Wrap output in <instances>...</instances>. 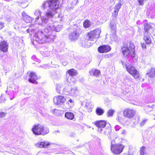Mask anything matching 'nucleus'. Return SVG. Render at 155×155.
I'll list each match as a JSON object with an SVG mask.
<instances>
[{
	"instance_id": "nucleus-10",
	"label": "nucleus",
	"mask_w": 155,
	"mask_h": 155,
	"mask_svg": "<svg viewBox=\"0 0 155 155\" xmlns=\"http://www.w3.org/2000/svg\"><path fill=\"white\" fill-rule=\"evenodd\" d=\"M68 73L69 75L71 76H70V78L68 76V78H67V81L68 82H69V83H71V82L72 81L73 83H75L76 82V80L74 79L71 77V76H75L77 74V71L73 69H71L69 70L68 71Z\"/></svg>"
},
{
	"instance_id": "nucleus-38",
	"label": "nucleus",
	"mask_w": 155,
	"mask_h": 155,
	"mask_svg": "<svg viewBox=\"0 0 155 155\" xmlns=\"http://www.w3.org/2000/svg\"><path fill=\"white\" fill-rule=\"evenodd\" d=\"M147 0H137L140 5H143L145 2Z\"/></svg>"
},
{
	"instance_id": "nucleus-51",
	"label": "nucleus",
	"mask_w": 155,
	"mask_h": 155,
	"mask_svg": "<svg viewBox=\"0 0 155 155\" xmlns=\"http://www.w3.org/2000/svg\"><path fill=\"white\" fill-rule=\"evenodd\" d=\"M58 111V110H57L56 109H54V111H53V114H54V112H56V111Z\"/></svg>"
},
{
	"instance_id": "nucleus-47",
	"label": "nucleus",
	"mask_w": 155,
	"mask_h": 155,
	"mask_svg": "<svg viewBox=\"0 0 155 155\" xmlns=\"http://www.w3.org/2000/svg\"><path fill=\"white\" fill-rule=\"evenodd\" d=\"M141 45L143 48H146V45L144 43H141Z\"/></svg>"
},
{
	"instance_id": "nucleus-9",
	"label": "nucleus",
	"mask_w": 155,
	"mask_h": 155,
	"mask_svg": "<svg viewBox=\"0 0 155 155\" xmlns=\"http://www.w3.org/2000/svg\"><path fill=\"white\" fill-rule=\"evenodd\" d=\"M95 125L98 127V132L102 133L104 129L107 125L105 121L103 120H98L95 122Z\"/></svg>"
},
{
	"instance_id": "nucleus-25",
	"label": "nucleus",
	"mask_w": 155,
	"mask_h": 155,
	"mask_svg": "<svg viewBox=\"0 0 155 155\" xmlns=\"http://www.w3.org/2000/svg\"><path fill=\"white\" fill-rule=\"evenodd\" d=\"M65 117L69 119L73 120L74 117V115L71 112H68L65 113Z\"/></svg>"
},
{
	"instance_id": "nucleus-14",
	"label": "nucleus",
	"mask_w": 155,
	"mask_h": 155,
	"mask_svg": "<svg viewBox=\"0 0 155 155\" xmlns=\"http://www.w3.org/2000/svg\"><path fill=\"white\" fill-rule=\"evenodd\" d=\"M111 47L108 45H103L100 46L98 48V50L100 53H106L110 51Z\"/></svg>"
},
{
	"instance_id": "nucleus-35",
	"label": "nucleus",
	"mask_w": 155,
	"mask_h": 155,
	"mask_svg": "<svg viewBox=\"0 0 155 155\" xmlns=\"http://www.w3.org/2000/svg\"><path fill=\"white\" fill-rule=\"evenodd\" d=\"M151 28V26L148 24L146 23L145 24L144 29L145 32L148 33L149 29H150Z\"/></svg>"
},
{
	"instance_id": "nucleus-36",
	"label": "nucleus",
	"mask_w": 155,
	"mask_h": 155,
	"mask_svg": "<svg viewBox=\"0 0 155 155\" xmlns=\"http://www.w3.org/2000/svg\"><path fill=\"white\" fill-rule=\"evenodd\" d=\"M146 150V147L142 146V147L140 149V155H144L145 153V151Z\"/></svg>"
},
{
	"instance_id": "nucleus-28",
	"label": "nucleus",
	"mask_w": 155,
	"mask_h": 155,
	"mask_svg": "<svg viewBox=\"0 0 155 155\" xmlns=\"http://www.w3.org/2000/svg\"><path fill=\"white\" fill-rule=\"evenodd\" d=\"M116 21H114L113 20H111L110 24V26L111 29L114 31H115L116 29Z\"/></svg>"
},
{
	"instance_id": "nucleus-6",
	"label": "nucleus",
	"mask_w": 155,
	"mask_h": 155,
	"mask_svg": "<svg viewBox=\"0 0 155 155\" xmlns=\"http://www.w3.org/2000/svg\"><path fill=\"white\" fill-rule=\"evenodd\" d=\"M114 140L111 141L110 149L111 152L114 154H118L121 153L124 146L121 144H115Z\"/></svg>"
},
{
	"instance_id": "nucleus-21",
	"label": "nucleus",
	"mask_w": 155,
	"mask_h": 155,
	"mask_svg": "<svg viewBox=\"0 0 155 155\" xmlns=\"http://www.w3.org/2000/svg\"><path fill=\"white\" fill-rule=\"evenodd\" d=\"M144 39L146 44H150L151 43L150 34L148 33L145 32L144 33Z\"/></svg>"
},
{
	"instance_id": "nucleus-8",
	"label": "nucleus",
	"mask_w": 155,
	"mask_h": 155,
	"mask_svg": "<svg viewBox=\"0 0 155 155\" xmlns=\"http://www.w3.org/2000/svg\"><path fill=\"white\" fill-rule=\"evenodd\" d=\"M80 31V29L78 27L76 28H74L73 31L69 34V39L72 41L77 40L79 37Z\"/></svg>"
},
{
	"instance_id": "nucleus-17",
	"label": "nucleus",
	"mask_w": 155,
	"mask_h": 155,
	"mask_svg": "<svg viewBox=\"0 0 155 155\" xmlns=\"http://www.w3.org/2000/svg\"><path fill=\"white\" fill-rule=\"evenodd\" d=\"M16 2L19 6L23 8H25L28 5L27 0H17Z\"/></svg>"
},
{
	"instance_id": "nucleus-54",
	"label": "nucleus",
	"mask_w": 155,
	"mask_h": 155,
	"mask_svg": "<svg viewBox=\"0 0 155 155\" xmlns=\"http://www.w3.org/2000/svg\"><path fill=\"white\" fill-rule=\"evenodd\" d=\"M125 155H130L129 154H126Z\"/></svg>"
},
{
	"instance_id": "nucleus-32",
	"label": "nucleus",
	"mask_w": 155,
	"mask_h": 155,
	"mask_svg": "<svg viewBox=\"0 0 155 155\" xmlns=\"http://www.w3.org/2000/svg\"><path fill=\"white\" fill-rule=\"evenodd\" d=\"M115 112V110L112 109H110L109 110L107 113V115L108 117H112L113 116Z\"/></svg>"
},
{
	"instance_id": "nucleus-22",
	"label": "nucleus",
	"mask_w": 155,
	"mask_h": 155,
	"mask_svg": "<svg viewBox=\"0 0 155 155\" xmlns=\"http://www.w3.org/2000/svg\"><path fill=\"white\" fill-rule=\"evenodd\" d=\"M111 132V127H108L103 129L102 132L101 133L104 135H110Z\"/></svg>"
},
{
	"instance_id": "nucleus-34",
	"label": "nucleus",
	"mask_w": 155,
	"mask_h": 155,
	"mask_svg": "<svg viewBox=\"0 0 155 155\" xmlns=\"http://www.w3.org/2000/svg\"><path fill=\"white\" fill-rule=\"evenodd\" d=\"M122 5L120 3H118L114 7V11L118 12L120 9L121 8Z\"/></svg>"
},
{
	"instance_id": "nucleus-52",
	"label": "nucleus",
	"mask_w": 155,
	"mask_h": 155,
	"mask_svg": "<svg viewBox=\"0 0 155 155\" xmlns=\"http://www.w3.org/2000/svg\"><path fill=\"white\" fill-rule=\"evenodd\" d=\"M43 66V67L45 68L48 67V65H45Z\"/></svg>"
},
{
	"instance_id": "nucleus-30",
	"label": "nucleus",
	"mask_w": 155,
	"mask_h": 155,
	"mask_svg": "<svg viewBox=\"0 0 155 155\" xmlns=\"http://www.w3.org/2000/svg\"><path fill=\"white\" fill-rule=\"evenodd\" d=\"M56 89L57 92L60 94H63V90L62 91L61 90V86L60 84H57L56 86Z\"/></svg>"
},
{
	"instance_id": "nucleus-49",
	"label": "nucleus",
	"mask_w": 155,
	"mask_h": 155,
	"mask_svg": "<svg viewBox=\"0 0 155 155\" xmlns=\"http://www.w3.org/2000/svg\"><path fill=\"white\" fill-rule=\"evenodd\" d=\"M1 51H0V57H2L3 54H4V53H2L1 52Z\"/></svg>"
},
{
	"instance_id": "nucleus-37",
	"label": "nucleus",
	"mask_w": 155,
	"mask_h": 155,
	"mask_svg": "<svg viewBox=\"0 0 155 155\" xmlns=\"http://www.w3.org/2000/svg\"><path fill=\"white\" fill-rule=\"evenodd\" d=\"M125 81H127V82L132 81V79L131 78L130 76L128 75H126L125 76V78L124 79Z\"/></svg>"
},
{
	"instance_id": "nucleus-40",
	"label": "nucleus",
	"mask_w": 155,
	"mask_h": 155,
	"mask_svg": "<svg viewBox=\"0 0 155 155\" xmlns=\"http://www.w3.org/2000/svg\"><path fill=\"white\" fill-rule=\"evenodd\" d=\"M66 100H68V103H70L71 104H73L74 103V101L72 99H69V98H67Z\"/></svg>"
},
{
	"instance_id": "nucleus-45",
	"label": "nucleus",
	"mask_w": 155,
	"mask_h": 155,
	"mask_svg": "<svg viewBox=\"0 0 155 155\" xmlns=\"http://www.w3.org/2000/svg\"><path fill=\"white\" fill-rule=\"evenodd\" d=\"M146 120H143L142 122H141L140 123V126H143V125H144V124H145V122H146Z\"/></svg>"
},
{
	"instance_id": "nucleus-24",
	"label": "nucleus",
	"mask_w": 155,
	"mask_h": 155,
	"mask_svg": "<svg viewBox=\"0 0 155 155\" xmlns=\"http://www.w3.org/2000/svg\"><path fill=\"white\" fill-rule=\"evenodd\" d=\"M96 112L98 115L101 116L104 114V110L100 107H97L96 108Z\"/></svg>"
},
{
	"instance_id": "nucleus-48",
	"label": "nucleus",
	"mask_w": 155,
	"mask_h": 155,
	"mask_svg": "<svg viewBox=\"0 0 155 155\" xmlns=\"http://www.w3.org/2000/svg\"><path fill=\"white\" fill-rule=\"evenodd\" d=\"M126 131L125 130H122L121 132V134H126Z\"/></svg>"
},
{
	"instance_id": "nucleus-41",
	"label": "nucleus",
	"mask_w": 155,
	"mask_h": 155,
	"mask_svg": "<svg viewBox=\"0 0 155 155\" xmlns=\"http://www.w3.org/2000/svg\"><path fill=\"white\" fill-rule=\"evenodd\" d=\"M18 87H19L18 86H14V88H13L14 89H13L12 88V89L13 90H14V93L15 92H16L18 91Z\"/></svg>"
},
{
	"instance_id": "nucleus-4",
	"label": "nucleus",
	"mask_w": 155,
	"mask_h": 155,
	"mask_svg": "<svg viewBox=\"0 0 155 155\" xmlns=\"http://www.w3.org/2000/svg\"><path fill=\"white\" fill-rule=\"evenodd\" d=\"M31 130L35 135H44L49 132V130L48 128L44 127L43 126L40 124L34 126Z\"/></svg>"
},
{
	"instance_id": "nucleus-23",
	"label": "nucleus",
	"mask_w": 155,
	"mask_h": 155,
	"mask_svg": "<svg viewBox=\"0 0 155 155\" xmlns=\"http://www.w3.org/2000/svg\"><path fill=\"white\" fill-rule=\"evenodd\" d=\"M22 15L23 16V18L24 21L26 23H30L32 21V18L27 15L24 12H23L22 13Z\"/></svg>"
},
{
	"instance_id": "nucleus-3",
	"label": "nucleus",
	"mask_w": 155,
	"mask_h": 155,
	"mask_svg": "<svg viewBox=\"0 0 155 155\" xmlns=\"http://www.w3.org/2000/svg\"><path fill=\"white\" fill-rule=\"evenodd\" d=\"M101 32V29L98 28L88 33V38L87 40L85 41L86 43L84 45V47L88 48L91 46L92 45V44L90 42V41H94V39L98 38Z\"/></svg>"
},
{
	"instance_id": "nucleus-18",
	"label": "nucleus",
	"mask_w": 155,
	"mask_h": 155,
	"mask_svg": "<svg viewBox=\"0 0 155 155\" xmlns=\"http://www.w3.org/2000/svg\"><path fill=\"white\" fill-rule=\"evenodd\" d=\"M7 90L6 91L8 92V95L10 100H13L15 97L14 90H13L12 88L10 87H7Z\"/></svg>"
},
{
	"instance_id": "nucleus-50",
	"label": "nucleus",
	"mask_w": 155,
	"mask_h": 155,
	"mask_svg": "<svg viewBox=\"0 0 155 155\" xmlns=\"http://www.w3.org/2000/svg\"><path fill=\"white\" fill-rule=\"evenodd\" d=\"M62 64L64 66H65L67 64V63L66 62H64L62 63Z\"/></svg>"
},
{
	"instance_id": "nucleus-55",
	"label": "nucleus",
	"mask_w": 155,
	"mask_h": 155,
	"mask_svg": "<svg viewBox=\"0 0 155 155\" xmlns=\"http://www.w3.org/2000/svg\"><path fill=\"white\" fill-rule=\"evenodd\" d=\"M138 22H139V21H137V23H138Z\"/></svg>"
},
{
	"instance_id": "nucleus-44",
	"label": "nucleus",
	"mask_w": 155,
	"mask_h": 155,
	"mask_svg": "<svg viewBox=\"0 0 155 155\" xmlns=\"http://www.w3.org/2000/svg\"><path fill=\"white\" fill-rule=\"evenodd\" d=\"M121 127L118 125H116L115 126L114 128L115 130L116 131H118L119 130H120Z\"/></svg>"
},
{
	"instance_id": "nucleus-46",
	"label": "nucleus",
	"mask_w": 155,
	"mask_h": 155,
	"mask_svg": "<svg viewBox=\"0 0 155 155\" xmlns=\"http://www.w3.org/2000/svg\"><path fill=\"white\" fill-rule=\"evenodd\" d=\"M4 26V24L3 22H0V29H2Z\"/></svg>"
},
{
	"instance_id": "nucleus-2",
	"label": "nucleus",
	"mask_w": 155,
	"mask_h": 155,
	"mask_svg": "<svg viewBox=\"0 0 155 155\" xmlns=\"http://www.w3.org/2000/svg\"><path fill=\"white\" fill-rule=\"evenodd\" d=\"M134 48V45L131 42H128L124 44L122 48V52L124 55L127 58L130 57H134L135 55Z\"/></svg>"
},
{
	"instance_id": "nucleus-5",
	"label": "nucleus",
	"mask_w": 155,
	"mask_h": 155,
	"mask_svg": "<svg viewBox=\"0 0 155 155\" xmlns=\"http://www.w3.org/2000/svg\"><path fill=\"white\" fill-rule=\"evenodd\" d=\"M121 62L123 66L126 67L127 71L135 79H139L140 75L139 73L134 67L131 65L127 64L122 61H121Z\"/></svg>"
},
{
	"instance_id": "nucleus-15",
	"label": "nucleus",
	"mask_w": 155,
	"mask_h": 155,
	"mask_svg": "<svg viewBox=\"0 0 155 155\" xmlns=\"http://www.w3.org/2000/svg\"><path fill=\"white\" fill-rule=\"evenodd\" d=\"M28 81L29 82L35 84L37 83L36 80L37 79L38 77L35 73L33 72H31L30 73Z\"/></svg>"
},
{
	"instance_id": "nucleus-33",
	"label": "nucleus",
	"mask_w": 155,
	"mask_h": 155,
	"mask_svg": "<svg viewBox=\"0 0 155 155\" xmlns=\"http://www.w3.org/2000/svg\"><path fill=\"white\" fill-rule=\"evenodd\" d=\"M91 25V22L88 20H86L83 23V26L85 28L89 27Z\"/></svg>"
},
{
	"instance_id": "nucleus-16",
	"label": "nucleus",
	"mask_w": 155,
	"mask_h": 155,
	"mask_svg": "<svg viewBox=\"0 0 155 155\" xmlns=\"http://www.w3.org/2000/svg\"><path fill=\"white\" fill-rule=\"evenodd\" d=\"M8 45L6 41H2L0 43V50L3 52L8 51Z\"/></svg>"
},
{
	"instance_id": "nucleus-7",
	"label": "nucleus",
	"mask_w": 155,
	"mask_h": 155,
	"mask_svg": "<svg viewBox=\"0 0 155 155\" xmlns=\"http://www.w3.org/2000/svg\"><path fill=\"white\" fill-rule=\"evenodd\" d=\"M78 93V88L74 87L72 88H70L69 86L66 87L63 89L64 94L66 95H70L76 96Z\"/></svg>"
},
{
	"instance_id": "nucleus-1",
	"label": "nucleus",
	"mask_w": 155,
	"mask_h": 155,
	"mask_svg": "<svg viewBox=\"0 0 155 155\" xmlns=\"http://www.w3.org/2000/svg\"><path fill=\"white\" fill-rule=\"evenodd\" d=\"M58 6V2L54 0L43 3L42 7L44 10L47 9V11L45 12V15L41 17L42 22L39 23L38 25H44L47 24V27L44 30H38L35 34L34 40L38 43L42 44L52 42L56 36L51 34L52 31L58 32L61 30L62 25H58L54 27L53 22L49 20L57 12Z\"/></svg>"
},
{
	"instance_id": "nucleus-42",
	"label": "nucleus",
	"mask_w": 155,
	"mask_h": 155,
	"mask_svg": "<svg viewBox=\"0 0 155 155\" xmlns=\"http://www.w3.org/2000/svg\"><path fill=\"white\" fill-rule=\"evenodd\" d=\"M31 58L35 61H37L38 62H39L40 61L39 60L37 59L36 58V56L35 55H33L31 57Z\"/></svg>"
},
{
	"instance_id": "nucleus-19",
	"label": "nucleus",
	"mask_w": 155,
	"mask_h": 155,
	"mask_svg": "<svg viewBox=\"0 0 155 155\" xmlns=\"http://www.w3.org/2000/svg\"><path fill=\"white\" fill-rule=\"evenodd\" d=\"M85 107L89 110V111H91L92 108L94 107V105L91 101L87 100L86 101Z\"/></svg>"
},
{
	"instance_id": "nucleus-29",
	"label": "nucleus",
	"mask_w": 155,
	"mask_h": 155,
	"mask_svg": "<svg viewBox=\"0 0 155 155\" xmlns=\"http://www.w3.org/2000/svg\"><path fill=\"white\" fill-rule=\"evenodd\" d=\"M118 12H116V11H114V12L112 14V20H113L114 21H116L117 20V17L118 15Z\"/></svg>"
},
{
	"instance_id": "nucleus-12",
	"label": "nucleus",
	"mask_w": 155,
	"mask_h": 155,
	"mask_svg": "<svg viewBox=\"0 0 155 155\" xmlns=\"http://www.w3.org/2000/svg\"><path fill=\"white\" fill-rule=\"evenodd\" d=\"M135 114V111L133 109H127L123 111V114L124 117L129 118H133Z\"/></svg>"
},
{
	"instance_id": "nucleus-31",
	"label": "nucleus",
	"mask_w": 155,
	"mask_h": 155,
	"mask_svg": "<svg viewBox=\"0 0 155 155\" xmlns=\"http://www.w3.org/2000/svg\"><path fill=\"white\" fill-rule=\"evenodd\" d=\"M37 24L32 25L31 24L29 28L27 30V31L28 32H29V31H34L35 30L36 27L37 25Z\"/></svg>"
},
{
	"instance_id": "nucleus-43",
	"label": "nucleus",
	"mask_w": 155,
	"mask_h": 155,
	"mask_svg": "<svg viewBox=\"0 0 155 155\" xmlns=\"http://www.w3.org/2000/svg\"><path fill=\"white\" fill-rule=\"evenodd\" d=\"M6 115V113L3 112H0V117H3Z\"/></svg>"
},
{
	"instance_id": "nucleus-13",
	"label": "nucleus",
	"mask_w": 155,
	"mask_h": 155,
	"mask_svg": "<svg viewBox=\"0 0 155 155\" xmlns=\"http://www.w3.org/2000/svg\"><path fill=\"white\" fill-rule=\"evenodd\" d=\"M54 143H51L49 141H44L42 142H39L36 144V146L40 147L46 148L49 146H52L54 145Z\"/></svg>"
},
{
	"instance_id": "nucleus-11",
	"label": "nucleus",
	"mask_w": 155,
	"mask_h": 155,
	"mask_svg": "<svg viewBox=\"0 0 155 155\" xmlns=\"http://www.w3.org/2000/svg\"><path fill=\"white\" fill-rule=\"evenodd\" d=\"M66 98L64 96L60 95L54 98V103L56 105H61L65 102Z\"/></svg>"
},
{
	"instance_id": "nucleus-56",
	"label": "nucleus",
	"mask_w": 155,
	"mask_h": 155,
	"mask_svg": "<svg viewBox=\"0 0 155 155\" xmlns=\"http://www.w3.org/2000/svg\"><path fill=\"white\" fill-rule=\"evenodd\" d=\"M41 67V66H40V67Z\"/></svg>"
},
{
	"instance_id": "nucleus-26",
	"label": "nucleus",
	"mask_w": 155,
	"mask_h": 155,
	"mask_svg": "<svg viewBox=\"0 0 155 155\" xmlns=\"http://www.w3.org/2000/svg\"><path fill=\"white\" fill-rule=\"evenodd\" d=\"M150 78H153L155 76V68H152L150 71L147 73Z\"/></svg>"
},
{
	"instance_id": "nucleus-53",
	"label": "nucleus",
	"mask_w": 155,
	"mask_h": 155,
	"mask_svg": "<svg viewBox=\"0 0 155 155\" xmlns=\"http://www.w3.org/2000/svg\"><path fill=\"white\" fill-rule=\"evenodd\" d=\"M118 119H119V122H120V121H121V120H120V117H118Z\"/></svg>"
},
{
	"instance_id": "nucleus-39",
	"label": "nucleus",
	"mask_w": 155,
	"mask_h": 155,
	"mask_svg": "<svg viewBox=\"0 0 155 155\" xmlns=\"http://www.w3.org/2000/svg\"><path fill=\"white\" fill-rule=\"evenodd\" d=\"M5 98L2 95L0 97V103H4L5 101Z\"/></svg>"
},
{
	"instance_id": "nucleus-27",
	"label": "nucleus",
	"mask_w": 155,
	"mask_h": 155,
	"mask_svg": "<svg viewBox=\"0 0 155 155\" xmlns=\"http://www.w3.org/2000/svg\"><path fill=\"white\" fill-rule=\"evenodd\" d=\"M41 12L39 10H37L35 11L34 15L36 16L35 18L36 21L39 19V17L41 15Z\"/></svg>"
},
{
	"instance_id": "nucleus-20",
	"label": "nucleus",
	"mask_w": 155,
	"mask_h": 155,
	"mask_svg": "<svg viewBox=\"0 0 155 155\" xmlns=\"http://www.w3.org/2000/svg\"><path fill=\"white\" fill-rule=\"evenodd\" d=\"M89 73L91 75H93L96 77H98L100 74V71L94 69H92L89 71Z\"/></svg>"
}]
</instances>
